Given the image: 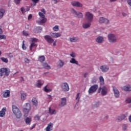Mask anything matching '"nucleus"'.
Here are the masks:
<instances>
[{
  "instance_id": "f257e3e1",
  "label": "nucleus",
  "mask_w": 131,
  "mask_h": 131,
  "mask_svg": "<svg viewBox=\"0 0 131 131\" xmlns=\"http://www.w3.org/2000/svg\"><path fill=\"white\" fill-rule=\"evenodd\" d=\"M41 12L38 13V15L40 18V21H37L38 24H40L41 23H46L47 22V18L45 15H46V11L44 9L41 10Z\"/></svg>"
},
{
  "instance_id": "f03ea898",
  "label": "nucleus",
  "mask_w": 131,
  "mask_h": 131,
  "mask_svg": "<svg viewBox=\"0 0 131 131\" xmlns=\"http://www.w3.org/2000/svg\"><path fill=\"white\" fill-rule=\"evenodd\" d=\"M12 112L13 114L16 116V118H21L22 117V113L20 110L16 105H12Z\"/></svg>"
},
{
  "instance_id": "7ed1b4c3",
  "label": "nucleus",
  "mask_w": 131,
  "mask_h": 131,
  "mask_svg": "<svg viewBox=\"0 0 131 131\" xmlns=\"http://www.w3.org/2000/svg\"><path fill=\"white\" fill-rule=\"evenodd\" d=\"M30 104L27 103L24 105V113H25V117L28 116V113H29V111H30Z\"/></svg>"
},
{
  "instance_id": "20e7f679",
  "label": "nucleus",
  "mask_w": 131,
  "mask_h": 131,
  "mask_svg": "<svg viewBox=\"0 0 131 131\" xmlns=\"http://www.w3.org/2000/svg\"><path fill=\"white\" fill-rule=\"evenodd\" d=\"M10 74V70L6 68H3L0 69V76H4V75H6V76H9Z\"/></svg>"
},
{
  "instance_id": "39448f33",
  "label": "nucleus",
  "mask_w": 131,
  "mask_h": 131,
  "mask_svg": "<svg viewBox=\"0 0 131 131\" xmlns=\"http://www.w3.org/2000/svg\"><path fill=\"white\" fill-rule=\"evenodd\" d=\"M107 37L110 43H113L117 42V38L114 34H108Z\"/></svg>"
},
{
  "instance_id": "423d86ee",
  "label": "nucleus",
  "mask_w": 131,
  "mask_h": 131,
  "mask_svg": "<svg viewBox=\"0 0 131 131\" xmlns=\"http://www.w3.org/2000/svg\"><path fill=\"white\" fill-rule=\"evenodd\" d=\"M85 19L89 22L91 23L93 20L94 15L90 12H86L85 14Z\"/></svg>"
},
{
  "instance_id": "0eeeda50",
  "label": "nucleus",
  "mask_w": 131,
  "mask_h": 131,
  "mask_svg": "<svg viewBox=\"0 0 131 131\" xmlns=\"http://www.w3.org/2000/svg\"><path fill=\"white\" fill-rule=\"evenodd\" d=\"M101 92V95L102 96H105L107 93V89L105 86H103L102 87H100L99 88L98 93Z\"/></svg>"
},
{
  "instance_id": "6e6552de",
  "label": "nucleus",
  "mask_w": 131,
  "mask_h": 131,
  "mask_svg": "<svg viewBox=\"0 0 131 131\" xmlns=\"http://www.w3.org/2000/svg\"><path fill=\"white\" fill-rule=\"evenodd\" d=\"M98 88V85L97 84H94L92 85L89 90V93L93 94L97 91Z\"/></svg>"
},
{
  "instance_id": "1a4fd4ad",
  "label": "nucleus",
  "mask_w": 131,
  "mask_h": 131,
  "mask_svg": "<svg viewBox=\"0 0 131 131\" xmlns=\"http://www.w3.org/2000/svg\"><path fill=\"white\" fill-rule=\"evenodd\" d=\"M61 89L64 92L69 91V85L68 83L64 82L61 83Z\"/></svg>"
},
{
  "instance_id": "9d476101",
  "label": "nucleus",
  "mask_w": 131,
  "mask_h": 131,
  "mask_svg": "<svg viewBox=\"0 0 131 131\" xmlns=\"http://www.w3.org/2000/svg\"><path fill=\"white\" fill-rule=\"evenodd\" d=\"M72 13L75 14V16L78 18H82L83 14L80 12H76L74 9L72 10Z\"/></svg>"
},
{
  "instance_id": "9b49d317",
  "label": "nucleus",
  "mask_w": 131,
  "mask_h": 131,
  "mask_svg": "<svg viewBox=\"0 0 131 131\" xmlns=\"http://www.w3.org/2000/svg\"><path fill=\"white\" fill-rule=\"evenodd\" d=\"M99 23L100 24H108L109 23V20L103 17H101L99 19Z\"/></svg>"
},
{
  "instance_id": "f8f14e48",
  "label": "nucleus",
  "mask_w": 131,
  "mask_h": 131,
  "mask_svg": "<svg viewBox=\"0 0 131 131\" xmlns=\"http://www.w3.org/2000/svg\"><path fill=\"white\" fill-rule=\"evenodd\" d=\"M50 35L52 38H57L61 37V33H58V32H55V33L51 32Z\"/></svg>"
},
{
  "instance_id": "ddd939ff",
  "label": "nucleus",
  "mask_w": 131,
  "mask_h": 131,
  "mask_svg": "<svg viewBox=\"0 0 131 131\" xmlns=\"http://www.w3.org/2000/svg\"><path fill=\"white\" fill-rule=\"evenodd\" d=\"M71 4L73 6L76 7H82V5L80 3L77 1H73L71 2Z\"/></svg>"
},
{
  "instance_id": "4468645a",
  "label": "nucleus",
  "mask_w": 131,
  "mask_h": 131,
  "mask_svg": "<svg viewBox=\"0 0 131 131\" xmlns=\"http://www.w3.org/2000/svg\"><path fill=\"white\" fill-rule=\"evenodd\" d=\"M10 94L11 92L10 91V90H5L4 92H3V98H9V97H10Z\"/></svg>"
},
{
  "instance_id": "2eb2a0df",
  "label": "nucleus",
  "mask_w": 131,
  "mask_h": 131,
  "mask_svg": "<svg viewBox=\"0 0 131 131\" xmlns=\"http://www.w3.org/2000/svg\"><path fill=\"white\" fill-rule=\"evenodd\" d=\"M100 69L102 71V72L105 73L108 71L109 68L107 66L102 65L100 66Z\"/></svg>"
},
{
  "instance_id": "dca6fc26",
  "label": "nucleus",
  "mask_w": 131,
  "mask_h": 131,
  "mask_svg": "<svg viewBox=\"0 0 131 131\" xmlns=\"http://www.w3.org/2000/svg\"><path fill=\"white\" fill-rule=\"evenodd\" d=\"M113 91L114 92V96L116 98H118L120 96V93L118 90V89H117V88L116 87H115V86H113Z\"/></svg>"
},
{
  "instance_id": "f3484780",
  "label": "nucleus",
  "mask_w": 131,
  "mask_h": 131,
  "mask_svg": "<svg viewBox=\"0 0 131 131\" xmlns=\"http://www.w3.org/2000/svg\"><path fill=\"white\" fill-rule=\"evenodd\" d=\"M64 61L59 60L57 63V67L58 69L61 68L64 66Z\"/></svg>"
},
{
  "instance_id": "a211bd4d",
  "label": "nucleus",
  "mask_w": 131,
  "mask_h": 131,
  "mask_svg": "<svg viewBox=\"0 0 131 131\" xmlns=\"http://www.w3.org/2000/svg\"><path fill=\"white\" fill-rule=\"evenodd\" d=\"M26 97H27V94L24 91L20 92V98L21 101H25L26 100Z\"/></svg>"
},
{
  "instance_id": "6ab92c4d",
  "label": "nucleus",
  "mask_w": 131,
  "mask_h": 131,
  "mask_svg": "<svg viewBox=\"0 0 131 131\" xmlns=\"http://www.w3.org/2000/svg\"><path fill=\"white\" fill-rule=\"evenodd\" d=\"M66 104V98L64 97V98H61V102L59 104V106L60 107H62Z\"/></svg>"
},
{
  "instance_id": "aec40b11",
  "label": "nucleus",
  "mask_w": 131,
  "mask_h": 131,
  "mask_svg": "<svg viewBox=\"0 0 131 131\" xmlns=\"http://www.w3.org/2000/svg\"><path fill=\"white\" fill-rule=\"evenodd\" d=\"M6 111H7V108L6 107H3L0 111V117H4L6 115Z\"/></svg>"
},
{
  "instance_id": "412c9836",
  "label": "nucleus",
  "mask_w": 131,
  "mask_h": 131,
  "mask_svg": "<svg viewBox=\"0 0 131 131\" xmlns=\"http://www.w3.org/2000/svg\"><path fill=\"white\" fill-rule=\"evenodd\" d=\"M122 90L126 92H131V85L129 84L124 86Z\"/></svg>"
},
{
  "instance_id": "4be33fe9",
  "label": "nucleus",
  "mask_w": 131,
  "mask_h": 131,
  "mask_svg": "<svg viewBox=\"0 0 131 131\" xmlns=\"http://www.w3.org/2000/svg\"><path fill=\"white\" fill-rule=\"evenodd\" d=\"M91 25V22H88V23H84L82 24V27L83 29H86L90 28V26Z\"/></svg>"
},
{
  "instance_id": "5701e85b",
  "label": "nucleus",
  "mask_w": 131,
  "mask_h": 131,
  "mask_svg": "<svg viewBox=\"0 0 131 131\" xmlns=\"http://www.w3.org/2000/svg\"><path fill=\"white\" fill-rule=\"evenodd\" d=\"M45 83V82L41 80H38L37 83H36V88H41V85Z\"/></svg>"
},
{
  "instance_id": "b1692460",
  "label": "nucleus",
  "mask_w": 131,
  "mask_h": 131,
  "mask_svg": "<svg viewBox=\"0 0 131 131\" xmlns=\"http://www.w3.org/2000/svg\"><path fill=\"white\" fill-rule=\"evenodd\" d=\"M96 42L99 43H101L104 40V38L102 36H98L96 39Z\"/></svg>"
},
{
  "instance_id": "393cba45",
  "label": "nucleus",
  "mask_w": 131,
  "mask_h": 131,
  "mask_svg": "<svg viewBox=\"0 0 131 131\" xmlns=\"http://www.w3.org/2000/svg\"><path fill=\"white\" fill-rule=\"evenodd\" d=\"M42 31V28L40 27H36L34 29V32L38 33V32H41Z\"/></svg>"
},
{
  "instance_id": "a878e982",
  "label": "nucleus",
  "mask_w": 131,
  "mask_h": 131,
  "mask_svg": "<svg viewBox=\"0 0 131 131\" xmlns=\"http://www.w3.org/2000/svg\"><path fill=\"white\" fill-rule=\"evenodd\" d=\"M32 103L33 105H34L36 107L37 106V105H38V101H37V99L34 97L33 98L32 100Z\"/></svg>"
},
{
  "instance_id": "bb28decb",
  "label": "nucleus",
  "mask_w": 131,
  "mask_h": 131,
  "mask_svg": "<svg viewBox=\"0 0 131 131\" xmlns=\"http://www.w3.org/2000/svg\"><path fill=\"white\" fill-rule=\"evenodd\" d=\"M38 60L39 62H40L41 63H42V62H45L46 61V57L45 56H39L38 58Z\"/></svg>"
},
{
  "instance_id": "cd10ccee",
  "label": "nucleus",
  "mask_w": 131,
  "mask_h": 131,
  "mask_svg": "<svg viewBox=\"0 0 131 131\" xmlns=\"http://www.w3.org/2000/svg\"><path fill=\"white\" fill-rule=\"evenodd\" d=\"M125 117H126L125 115H121L120 116H119V117L117 118V120L119 122L123 120H124L125 118Z\"/></svg>"
},
{
  "instance_id": "c85d7f7f",
  "label": "nucleus",
  "mask_w": 131,
  "mask_h": 131,
  "mask_svg": "<svg viewBox=\"0 0 131 131\" xmlns=\"http://www.w3.org/2000/svg\"><path fill=\"white\" fill-rule=\"evenodd\" d=\"M36 47H37V45H36V43H31L30 46V50L31 51V52H33V49H34V48H36Z\"/></svg>"
},
{
  "instance_id": "c756f323",
  "label": "nucleus",
  "mask_w": 131,
  "mask_h": 131,
  "mask_svg": "<svg viewBox=\"0 0 131 131\" xmlns=\"http://www.w3.org/2000/svg\"><path fill=\"white\" fill-rule=\"evenodd\" d=\"M70 62L72 64H75L77 66H79L78 61L74 58H71V59L70 60Z\"/></svg>"
},
{
  "instance_id": "7c9ffc66",
  "label": "nucleus",
  "mask_w": 131,
  "mask_h": 131,
  "mask_svg": "<svg viewBox=\"0 0 131 131\" xmlns=\"http://www.w3.org/2000/svg\"><path fill=\"white\" fill-rule=\"evenodd\" d=\"M30 10V8L29 7H27V9H25L24 7H21L20 8V11L23 14H24V13H26V12H29V11Z\"/></svg>"
},
{
  "instance_id": "2f4dec72",
  "label": "nucleus",
  "mask_w": 131,
  "mask_h": 131,
  "mask_svg": "<svg viewBox=\"0 0 131 131\" xmlns=\"http://www.w3.org/2000/svg\"><path fill=\"white\" fill-rule=\"evenodd\" d=\"M79 40V38L76 37H70V41L71 42H76Z\"/></svg>"
},
{
  "instance_id": "473e14b6",
  "label": "nucleus",
  "mask_w": 131,
  "mask_h": 131,
  "mask_svg": "<svg viewBox=\"0 0 131 131\" xmlns=\"http://www.w3.org/2000/svg\"><path fill=\"white\" fill-rule=\"evenodd\" d=\"M53 42V46H57V40H55L54 41V39H53L52 37H50V43H52Z\"/></svg>"
},
{
  "instance_id": "72a5a7b5",
  "label": "nucleus",
  "mask_w": 131,
  "mask_h": 131,
  "mask_svg": "<svg viewBox=\"0 0 131 131\" xmlns=\"http://www.w3.org/2000/svg\"><path fill=\"white\" fill-rule=\"evenodd\" d=\"M4 15H5V9H0V19L4 17Z\"/></svg>"
},
{
  "instance_id": "f704fd0d",
  "label": "nucleus",
  "mask_w": 131,
  "mask_h": 131,
  "mask_svg": "<svg viewBox=\"0 0 131 131\" xmlns=\"http://www.w3.org/2000/svg\"><path fill=\"white\" fill-rule=\"evenodd\" d=\"M42 66L45 69H50V66L47 62L43 63Z\"/></svg>"
},
{
  "instance_id": "c9c22d12",
  "label": "nucleus",
  "mask_w": 131,
  "mask_h": 131,
  "mask_svg": "<svg viewBox=\"0 0 131 131\" xmlns=\"http://www.w3.org/2000/svg\"><path fill=\"white\" fill-rule=\"evenodd\" d=\"M60 28V27L58 25H55L53 28V30L55 32H58L59 31V29Z\"/></svg>"
},
{
  "instance_id": "e433bc0d",
  "label": "nucleus",
  "mask_w": 131,
  "mask_h": 131,
  "mask_svg": "<svg viewBox=\"0 0 131 131\" xmlns=\"http://www.w3.org/2000/svg\"><path fill=\"white\" fill-rule=\"evenodd\" d=\"M56 113H57V112H56V110H52V108H50V115H55Z\"/></svg>"
},
{
  "instance_id": "4c0bfd02",
  "label": "nucleus",
  "mask_w": 131,
  "mask_h": 131,
  "mask_svg": "<svg viewBox=\"0 0 131 131\" xmlns=\"http://www.w3.org/2000/svg\"><path fill=\"white\" fill-rule=\"evenodd\" d=\"M100 83L101 85H103L104 83V78L102 76H100L99 78Z\"/></svg>"
},
{
  "instance_id": "58836bf2",
  "label": "nucleus",
  "mask_w": 131,
  "mask_h": 131,
  "mask_svg": "<svg viewBox=\"0 0 131 131\" xmlns=\"http://www.w3.org/2000/svg\"><path fill=\"white\" fill-rule=\"evenodd\" d=\"M32 2L33 3V4L32 5V7H34L36 5V4L39 2V0H32Z\"/></svg>"
},
{
  "instance_id": "ea45409f",
  "label": "nucleus",
  "mask_w": 131,
  "mask_h": 131,
  "mask_svg": "<svg viewBox=\"0 0 131 131\" xmlns=\"http://www.w3.org/2000/svg\"><path fill=\"white\" fill-rule=\"evenodd\" d=\"M23 35H24V36H29V33L26 31H23Z\"/></svg>"
},
{
  "instance_id": "a19ab883",
  "label": "nucleus",
  "mask_w": 131,
  "mask_h": 131,
  "mask_svg": "<svg viewBox=\"0 0 131 131\" xmlns=\"http://www.w3.org/2000/svg\"><path fill=\"white\" fill-rule=\"evenodd\" d=\"M25 122L26 124H29V123H30V122H31V119H30V118H27L25 119Z\"/></svg>"
},
{
  "instance_id": "79ce46f5",
  "label": "nucleus",
  "mask_w": 131,
  "mask_h": 131,
  "mask_svg": "<svg viewBox=\"0 0 131 131\" xmlns=\"http://www.w3.org/2000/svg\"><path fill=\"white\" fill-rule=\"evenodd\" d=\"M30 41L32 43L37 42V39L36 38H32L30 39Z\"/></svg>"
},
{
  "instance_id": "37998d69",
  "label": "nucleus",
  "mask_w": 131,
  "mask_h": 131,
  "mask_svg": "<svg viewBox=\"0 0 131 131\" xmlns=\"http://www.w3.org/2000/svg\"><path fill=\"white\" fill-rule=\"evenodd\" d=\"M1 60L2 62H4V63H8V58L5 57H2Z\"/></svg>"
},
{
  "instance_id": "c03bdc74",
  "label": "nucleus",
  "mask_w": 131,
  "mask_h": 131,
  "mask_svg": "<svg viewBox=\"0 0 131 131\" xmlns=\"http://www.w3.org/2000/svg\"><path fill=\"white\" fill-rule=\"evenodd\" d=\"M80 93H77L76 97V100H77V103H79L80 100Z\"/></svg>"
},
{
  "instance_id": "a18cd8bd",
  "label": "nucleus",
  "mask_w": 131,
  "mask_h": 131,
  "mask_svg": "<svg viewBox=\"0 0 131 131\" xmlns=\"http://www.w3.org/2000/svg\"><path fill=\"white\" fill-rule=\"evenodd\" d=\"M48 86H46L45 87H44V88L43 89V91H44V92H46V93H49L50 92V89H48Z\"/></svg>"
},
{
  "instance_id": "49530a36",
  "label": "nucleus",
  "mask_w": 131,
  "mask_h": 131,
  "mask_svg": "<svg viewBox=\"0 0 131 131\" xmlns=\"http://www.w3.org/2000/svg\"><path fill=\"white\" fill-rule=\"evenodd\" d=\"M45 38L46 40H47V41H48V42H50V36L49 35H46L45 36Z\"/></svg>"
},
{
  "instance_id": "de8ad7c7",
  "label": "nucleus",
  "mask_w": 131,
  "mask_h": 131,
  "mask_svg": "<svg viewBox=\"0 0 131 131\" xmlns=\"http://www.w3.org/2000/svg\"><path fill=\"white\" fill-rule=\"evenodd\" d=\"M7 37L5 35H1L0 34V39H6Z\"/></svg>"
},
{
  "instance_id": "09e8293b",
  "label": "nucleus",
  "mask_w": 131,
  "mask_h": 131,
  "mask_svg": "<svg viewBox=\"0 0 131 131\" xmlns=\"http://www.w3.org/2000/svg\"><path fill=\"white\" fill-rule=\"evenodd\" d=\"M76 55L75 52H72V53L70 54V56L72 57L73 58L76 57Z\"/></svg>"
},
{
  "instance_id": "8fccbe9b",
  "label": "nucleus",
  "mask_w": 131,
  "mask_h": 131,
  "mask_svg": "<svg viewBox=\"0 0 131 131\" xmlns=\"http://www.w3.org/2000/svg\"><path fill=\"white\" fill-rule=\"evenodd\" d=\"M25 41H23V45H22V49L23 50H26V49H27V48L26 47V46H25V44L24 43Z\"/></svg>"
},
{
  "instance_id": "3c124183",
  "label": "nucleus",
  "mask_w": 131,
  "mask_h": 131,
  "mask_svg": "<svg viewBox=\"0 0 131 131\" xmlns=\"http://www.w3.org/2000/svg\"><path fill=\"white\" fill-rule=\"evenodd\" d=\"M14 2L16 5H19L21 3V0H14Z\"/></svg>"
},
{
  "instance_id": "603ef678",
  "label": "nucleus",
  "mask_w": 131,
  "mask_h": 131,
  "mask_svg": "<svg viewBox=\"0 0 131 131\" xmlns=\"http://www.w3.org/2000/svg\"><path fill=\"white\" fill-rule=\"evenodd\" d=\"M35 120H39L40 119V117L38 115H36L34 117Z\"/></svg>"
},
{
  "instance_id": "864d4df0",
  "label": "nucleus",
  "mask_w": 131,
  "mask_h": 131,
  "mask_svg": "<svg viewBox=\"0 0 131 131\" xmlns=\"http://www.w3.org/2000/svg\"><path fill=\"white\" fill-rule=\"evenodd\" d=\"M126 103H131V98H127L125 100Z\"/></svg>"
},
{
  "instance_id": "5fc2aeb1",
  "label": "nucleus",
  "mask_w": 131,
  "mask_h": 131,
  "mask_svg": "<svg viewBox=\"0 0 131 131\" xmlns=\"http://www.w3.org/2000/svg\"><path fill=\"white\" fill-rule=\"evenodd\" d=\"M53 130V123H50V131Z\"/></svg>"
},
{
  "instance_id": "6e6d98bb",
  "label": "nucleus",
  "mask_w": 131,
  "mask_h": 131,
  "mask_svg": "<svg viewBox=\"0 0 131 131\" xmlns=\"http://www.w3.org/2000/svg\"><path fill=\"white\" fill-rule=\"evenodd\" d=\"M127 125H126L125 124L124 125H123V126H122V128L124 130H125L127 129Z\"/></svg>"
},
{
  "instance_id": "4d7b16f0",
  "label": "nucleus",
  "mask_w": 131,
  "mask_h": 131,
  "mask_svg": "<svg viewBox=\"0 0 131 131\" xmlns=\"http://www.w3.org/2000/svg\"><path fill=\"white\" fill-rule=\"evenodd\" d=\"M25 63H27V64H28V63H29V62H30V60H29V59H28V58H25Z\"/></svg>"
},
{
  "instance_id": "13d9d810",
  "label": "nucleus",
  "mask_w": 131,
  "mask_h": 131,
  "mask_svg": "<svg viewBox=\"0 0 131 131\" xmlns=\"http://www.w3.org/2000/svg\"><path fill=\"white\" fill-rule=\"evenodd\" d=\"M46 131H50V124H48V126L46 128Z\"/></svg>"
},
{
  "instance_id": "bf43d9fd",
  "label": "nucleus",
  "mask_w": 131,
  "mask_h": 131,
  "mask_svg": "<svg viewBox=\"0 0 131 131\" xmlns=\"http://www.w3.org/2000/svg\"><path fill=\"white\" fill-rule=\"evenodd\" d=\"M52 2H54L55 4H57L59 2H60V0H52Z\"/></svg>"
},
{
  "instance_id": "052dcab7",
  "label": "nucleus",
  "mask_w": 131,
  "mask_h": 131,
  "mask_svg": "<svg viewBox=\"0 0 131 131\" xmlns=\"http://www.w3.org/2000/svg\"><path fill=\"white\" fill-rule=\"evenodd\" d=\"M8 57H9V58H13V54L11 53H9Z\"/></svg>"
},
{
  "instance_id": "680f3d73",
  "label": "nucleus",
  "mask_w": 131,
  "mask_h": 131,
  "mask_svg": "<svg viewBox=\"0 0 131 131\" xmlns=\"http://www.w3.org/2000/svg\"><path fill=\"white\" fill-rule=\"evenodd\" d=\"M32 18V14H29L28 16V20H30Z\"/></svg>"
},
{
  "instance_id": "e2e57ef3",
  "label": "nucleus",
  "mask_w": 131,
  "mask_h": 131,
  "mask_svg": "<svg viewBox=\"0 0 131 131\" xmlns=\"http://www.w3.org/2000/svg\"><path fill=\"white\" fill-rule=\"evenodd\" d=\"M127 4L131 7V0H127Z\"/></svg>"
},
{
  "instance_id": "0e129e2a",
  "label": "nucleus",
  "mask_w": 131,
  "mask_h": 131,
  "mask_svg": "<svg viewBox=\"0 0 131 131\" xmlns=\"http://www.w3.org/2000/svg\"><path fill=\"white\" fill-rule=\"evenodd\" d=\"M122 14L123 17H126L127 16V14L124 12H122Z\"/></svg>"
},
{
  "instance_id": "69168bd1",
  "label": "nucleus",
  "mask_w": 131,
  "mask_h": 131,
  "mask_svg": "<svg viewBox=\"0 0 131 131\" xmlns=\"http://www.w3.org/2000/svg\"><path fill=\"white\" fill-rule=\"evenodd\" d=\"M25 28L26 29H29V25H26Z\"/></svg>"
},
{
  "instance_id": "338daca9",
  "label": "nucleus",
  "mask_w": 131,
  "mask_h": 131,
  "mask_svg": "<svg viewBox=\"0 0 131 131\" xmlns=\"http://www.w3.org/2000/svg\"><path fill=\"white\" fill-rule=\"evenodd\" d=\"M96 82V79H92V83H95Z\"/></svg>"
},
{
  "instance_id": "774afa93",
  "label": "nucleus",
  "mask_w": 131,
  "mask_h": 131,
  "mask_svg": "<svg viewBox=\"0 0 131 131\" xmlns=\"http://www.w3.org/2000/svg\"><path fill=\"white\" fill-rule=\"evenodd\" d=\"M128 119H129V122H131V115H130V116H129Z\"/></svg>"
}]
</instances>
